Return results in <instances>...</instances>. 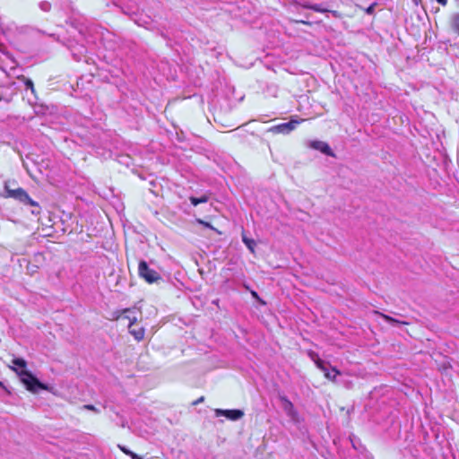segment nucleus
Segmentation results:
<instances>
[{
	"mask_svg": "<svg viewBox=\"0 0 459 459\" xmlns=\"http://www.w3.org/2000/svg\"><path fill=\"white\" fill-rule=\"evenodd\" d=\"M12 362L20 368L19 370L16 368H12V369L18 374L21 381L26 386L27 390L33 394L39 393V390H48V386L47 385L41 383L32 375L31 372L25 369L27 362L23 359L15 358Z\"/></svg>",
	"mask_w": 459,
	"mask_h": 459,
	"instance_id": "f257e3e1",
	"label": "nucleus"
},
{
	"mask_svg": "<svg viewBox=\"0 0 459 459\" xmlns=\"http://www.w3.org/2000/svg\"><path fill=\"white\" fill-rule=\"evenodd\" d=\"M4 190L7 193V195H5L6 197L13 198L25 205L32 206L33 207V209L31 210L32 214L38 215L40 213V207H39V204L37 202L33 201L23 188L18 187V188L13 189V188H11V186L8 183H5Z\"/></svg>",
	"mask_w": 459,
	"mask_h": 459,
	"instance_id": "f03ea898",
	"label": "nucleus"
},
{
	"mask_svg": "<svg viewBox=\"0 0 459 459\" xmlns=\"http://www.w3.org/2000/svg\"><path fill=\"white\" fill-rule=\"evenodd\" d=\"M138 273L139 276L144 279L148 283L158 282L161 280L160 274L157 271L150 268L144 260L139 262Z\"/></svg>",
	"mask_w": 459,
	"mask_h": 459,
	"instance_id": "7ed1b4c3",
	"label": "nucleus"
},
{
	"mask_svg": "<svg viewBox=\"0 0 459 459\" xmlns=\"http://www.w3.org/2000/svg\"><path fill=\"white\" fill-rule=\"evenodd\" d=\"M299 124V120H290L286 123L280 124L272 128V131L278 134H289L293 131Z\"/></svg>",
	"mask_w": 459,
	"mask_h": 459,
	"instance_id": "20e7f679",
	"label": "nucleus"
},
{
	"mask_svg": "<svg viewBox=\"0 0 459 459\" xmlns=\"http://www.w3.org/2000/svg\"><path fill=\"white\" fill-rule=\"evenodd\" d=\"M214 412L217 417L225 416L226 418L231 420H238L244 416V411L241 410L216 409Z\"/></svg>",
	"mask_w": 459,
	"mask_h": 459,
	"instance_id": "39448f33",
	"label": "nucleus"
},
{
	"mask_svg": "<svg viewBox=\"0 0 459 459\" xmlns=\"http://www.w3.org/2000/svg\"><path fill=\"white\" fill-rule=\"evenodd\" d=\"M310 148L312 149H315V150H317L319 152H321L322 153L325 154V155H328V156H331V157H333L334 156V153L333 152L332 149L330 148V146L325 143V142H322V141H311L309 143V145H308Z\"/></svg>",
	"mask_w": 459,
	"mask_h": 459,
	"instance_id": "423d86ee",
	"label": "nucleus"
},
{
	"mask_svg": "<svg viewBox=\"0 0 459 459\" xmlns=\"http://www.w3.org/2000/svg\"><path fill=\"white\" fill-rule=\"evenodd\" d=\"M126 317L128 318L130 321L128 328H129L130 333L135 338V340H137V341L143 340L144 337V330L143 328H140L138 330L131 329L133 325L136 322V317L135 316L131 317L130 316H126Z\"/></svg>",
	"mask_w": 459,
	"mask_h": 459,
	"instance_id": "0eeeda50",
	"label": "nucleus"
},
{
	"mask_svg": "<svg viewBox=\"0 0 459 459\" xmlns=\"http://www.w3.org/2000/svg\"><path fill=\"white\" fill-rule=\"evenodd\" d=\"M325 370H322L325 374V377L333 381L337 382V377L341 375V372L337 370L335 368H329V363H327L325 367Z\"/></svg>",
	"mask_w": 459,
	"mask_h": 459,
	"instance_id": "6e6552de",
	"label": "nucleus"
},
{
	"mask_svg": "<svg viewBox=\"0 0 459 459\" xmlns=\"http://www.w3.org/2000/svg\"><path fill=\"white\" fill-rule=\"evenodd\" d=\"M281 400L283 402V410L287 415L293 418L297 413L293 403L286 397H281Z\"/></svg>",
	"mask_w": 459,
	"mask_h": 459,
	"instance_id": "1a4fd4ad",
	"label": "nucleus"
},
{
	"mask_svg": "<svg viewBox=\"0 0 459 459\" xmlns=\"http://www.w3.org/2000/svg\"><path fill=\"white\" fill-rule=\"evenodd\" d=\"M308 357L315 362V364L316 365V367L320 369V370H325V366L328 363V362H325V360L321 359L318 356V354L313 351H308Z\"/></svg>",
	"mask_w": 459,
	"mask_h": 459,
	"instance_id": "9d476101",
	"label": "nucleus"
},
{
	"mask_svg": "<svg viewBox=\"0 0 459 459\" xmlns=\"http://www.w3.org/2000/svg\"><path fill=\"white\" fill-rule=\"evenodd\" d=\"M242 241L247 246V247L249 249V251L254 254L255 247L256 246L255 241L252 238H247L244 232L242 233Z\"/></svg>",
	"mask_w": 459,
	"mask_h": 459,
	"instance_id": "9b49d317",
	"label": "nucleus"
},
{
	"mask_svg": "<svg viewBox=\"0 0 459 459\" xmlns=\"http://www.w3.org/2000/svg\"><path fill=\"white\" fill-rule=\"evenodd\" d=\"M306 9H310L318 13L329 12V9L322 7L320 4H311L308 2H305L301 4Z\"/></svg>",
	"mask_w": 459,
	"mask_h": 459,
	"instance_id": "f8f14e48",
	"label": "nucleus"
},
{
	"mask_svg": "<svg viewBox=\"0 0 459 459\" xmlns=\"http://www.w3.org/2000/svg\"><path fill=\"white\" fill-rule=\"evenodd\" d=\"M208 196L206 195H202L201 197H195V196H191L190 197V202L191 204L194 205V206H196L200 204H204V203H206L208 202Z\"/></svg>",
	"mask_w": 459,
	"mask_h": 459,
	"instance_id": "ddd939ff",
	"label": "nucleus"
},
{
	"mask_svg": "<svg viewBox=\"0 0 459 459\" xmlns=\"http://www.w3.org/2000/svg\"><path fill=\"white\" fill-rule=\"evenodd\" d=\"M451 28L459 35V13H455L451 18Z\"/></svg>",
	"mask_w": 459,
	"mask_h": 459,
	"instance_id": "4468645a",
	"label": "nucleus"
},
{
	"mask_svg": "<svg viewBox=\"0 0 459 459\" xmlns=\"http://www.w3.org/2000/svg\"><path fill=\"white\" fill-rule=\"evenodd\" d=\"M39 6L43 12H49L51 9V4L48 1H41Z\"/></svg>",
	"mask_w": 459,
	"mask_h": 459,
	"instance_id": "2eb2a0df",
	"label": "nucleus"
},
{
	"mask_svg": "<svg viewBox=\"0 0 459 459\" xmlns=\"http://www.w3.org/2000/svg\"><path fill=\"white\" fill-rule=\"evenodd\" d=\"M377 5V3L371 4L368 8L364 9L365 13L368 15H373L375 13V8Z\"/></svg>",
	"mask_w": 459,
	"mask_h": 459,
	"instance_id": "dca6fc26",
	"label": "nucleus"
},
{
	"mask_svg": "<svg viewBox=\"0 0 459 459\" xmlns=\"http://www.w3.org/2000/svg\"><path fill=\"white\" fill-rule=\"evenodd\" d=\"M38 269L39 267L35 264H29L27 266V273H29L30 275H33L34 273H36L38 272Z\"/></svg>",
	"mask_w": 459,
	"mask_h": 459,
	"instance_id": "f3484780",
	"label": "nucleus"
},
{
	"mask_svg": "<svg viewBox=\"0 0 459 459\" xmlns=\"http://www.w3.org/2000/svg\"><path fill=\"white\" fill-rule=\"evenodd\" d=\"M118 447L127 455H129L132 459H133V456L134 455H137V454L132 452L131 450L127 449L126 447L125 446H118Z\"/></svg>",
	"mask_w": 459,
	"mask_h": 459,
	"instance_id": "a211bd4d",
	"label": "nucleus"
},
{
	"mask_svg": "<svg viewBox=\"0 0 459 459\" xmlns=\"http://www.w3.org/2000/svg\"><path fill=\"white\" fill-rule=\"evenodd\" d=\"M381 316L387 322V323H390V324H394V323H400L398 320L394 319V317L390 316H387V315H384V314H381Z\"/></svg>",
	"mask_w": 459,
	"mask_h": 459,
	"instance_id": "6ab92c4d",
	"label": "nucleus"
},
{
	"mask_svg": "<svg viewBox=\"0 0 459 459\" xmlns=\"http://www.w3.org/2000/svg\"><path fill=\"white\" fill-rule=\"evenodd\" d=\"M82 409H84V410H89V411H94V412H96V413H99V412H100L99 409H97V408H96L94 405H92V404H85V405H83V406H82Z\"/></svg>",
	"mask_w": 459,
	"mask_h": 459,
	"instance_id": "aec40b11",
	"label": "nucleus"
},
{
	"mask_svg": "<svg viewBox=\"0 0 459 459\" xmlns=\"http://www.w3.org/2000/svg\"><path fill=\"white\" fill-rule=\"evenodd\" d=\"M25 85L27 89H30L32 92L34 91V86L31 80L26 79Z\"/></svg>",
	"mask_w": 459,
	"mask_h": 459,
	"instance_id": "412c9836",
	"label": "nucleus"
},
{
	"mask_svg": "<svg viewBox=\"0 0 459 459\" xmlns=\"http://www.w3.org/2000/svg\"><path fill=\"white\" fill-rule=\"evenodd\" d=\"M325 13H331L334 18H338V19L342 18V14L337 11L329 10V12H325Z\"/></svg>",
	"mask_w": 459,
	"mask_h": 459,
	"instance_id": "4be33fe9",
	"label": "nucleus"
},
{
	"mask_svg": "<svg viewBox=\"0 0 459 459\" xmlns=\"http://www.w3.org/2000/svg\"><path fill=\"white\" fill-rule=\"evenodd\" d=\"M197 222H198L199 224L204 225V227H206V228L213 229V227L211 225V223L206 222V221H204L203 220L198 219V220H197Z\"/></svg>",
	"mask_w": 459,
	"mask_h": 459,
	"instance_id": "5701e85b",
	"label": "nucleus"
},
{
	"mask_svg": "<svg viewBox=\"0 0 459 459\" xmlns=\"http://www.w3.org/2000/svg\"><path fill=\"white\" fill-rule=\"evenodd\" d=\"M76 51L78 55H82L85 52V48L82 45H80Z\"/></svg>",
	"mask_w": 459,
	"mask_h": 459,
	"instance_id": "b1692460",
	"label": "nucleus"
},
{
	"mask_svg": "<svg viewBox=\"0 0 459 459\" xmlns=\"http://www.w3.org/2000/svg\"><path fill=\"white\" fill-rule=\"evenodd\" d=\"M204 396H201L199 399H197L196 401H195V402L193 403V404H194V405H196V404H198V403H203V402H204Z\"/></svg>",
	"mask_w": 459,
	"mask_h": 459,
	"instance_id": "393cba45",
	"label": "nucleus"
},
{
	"mask_svg": "<svg viewBox=\"0 0 459 459\" xmlns=\"http://www.w3.org/2000/svg\"><path fill=\"white\" fill-rule=\"evenodd\" d=\"M438 4H440L441 5L445 6L447 3V0H437Z\"/></svg>",
	"mask_w": 459,
	"mask_h": 459,
	"instance_id": "a878e982",
	"label": "nucleus"
},
{
	"mask_svg": "<svg viewBox=\"0 0 459 459\" xmlns=\"http://www.w3.org/2000/svg\"><path fill=\"white\" fill-rule=\"evenodd\" d=\"M131 312H132V309H130V308H126V309L123 311V313H124V314L131 313Z\"/></svg>",
	"mask_w": 459,
	"mask_h": 459,
	"instance_id": "bb28decb",
	"label": "nucleus"
},
{
	"mask_svg": "<svg viewBox=\"0 0 459 459\" xmlns=\"http://www.w3.org/2000/svg\"><path fill=\"white\" fill-rule=\"evenodd\" d=\"M252 296L255 298H258V295L255 291H252Z\"/></svg>",
	"mask_w": 459,
	"mask_h": 459,
	"instance_id": "cd10ccee",
	"label": "nucleus"
},
{
	"mask_svg": "<svg viewBox=\"0 0 459 459\" xmlns=\"http://www.w3.org/2000/svg\"><path fill=\"white\" fill-rule=\"evenodd\" d=\"M133 459H142V458L137 455L133 456Z\"/></svg>",
	"mask_w": 459,
	"mask_h": 459,
	"instance_id": "c85d7f7f",
	"label": "nucleus"
},
{
	"mask_svg": "<svg viewBox=\"0 0 459 459\" xmlns=\"http://www.w3.org/2000/svg\"><path fill=\"white\" fill-rule=\"evenodd\" d=\"M299 22L304 23V24H308V22H305V21H300Z\"/></svg>",
	"mask_w": 459,
	"mask_h": 459,
	"instance_id": "c756f323",
	"label": "nucleus"
}]
</instances>
